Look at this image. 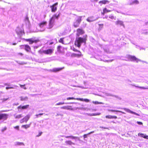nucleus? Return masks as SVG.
<instances>
[{"mask_svg": "<svg viewBox=\"0 0 148 148\" xmlns=\"http://www.w3.org/2000/svg\"><path fill=\"white\" fill-rule=\"evenodd\" d=\"M87 40V36H84L83 37H79L76 38L74 42V45L79 48L80 47L81 44H85Z\"/></svg>", "mask_w": 148, "mask_h": 148, "instance_id": "nucleus-1", "label": "nucleus"}, {"mask_svg": "<svg viewBox=\"0 0 148 148\" xmlns=\"http://www.w3.org/2000/svg\"><path fill=\"white\" fill-rule=\"evenodd\" d=\"M72 50L74 51L77 52L78 53H72L71 55L72 57L79 58L83 56V55L82 54L81 52L80 51L77 50L75 48H73L72 49Z\"/></svg>", "mask_w": 148, "mask_h": 148, "instance_id": "nucleus-2", "label": "nucleus"}, {"mask_svg": "<svg viewBox=\"0 0 148 148\" xmlns=\"http://www.w3.org/2000/svg\"><path fill=\"white\" fill-rule=\"evenodd\" d=\"M82 16H77L76 19L73 23V25L74 27H79V24L82 20Z\"/></svg>", "mask_w": 148, "mask_h": 148, "instance_id": "nucleus-3", "label": "nucleus"}, {"mask_svg": "<svg viewBox=\"0 0 148 148\" xmlns=\"http://www.w3.org/2000/svg\"><path fill=\"white\" fill-rule=\"evenodd\" d=\"M25 41L27 42H28L29 44H32L34 43H36L40 41L39 40L37 39L36 40L33 39L32 38L29 39H25Z\"/></svg>", "mask_w": 148, "mask_h": 148, "instance_id": "nucleus-4", "label": "nucleus"}, {"mask_svg": "<svg viewBox=\"0 0 148 148\" xmlns=\"http://www.w3.org/2000/svg\"><path fill=\"white\" fill-rule=\"evenodd\" d=\"M16 32L18 35L20 36L24 34L25 32L23 30L21 29L19 27H17L16 30Z\"/></svg>", "mask_w": 148, "mask_h": 148, "instance_id": "nucleus-5", "label": "nucleus"}, {"mask_svg": "<svg viewBox=\"0 0 148 148\" xmlns=\"http://www.w3.org/2000/svg\"><path fill=\"white\" fill-rule=\"evenodd\" d=\"M53 50L54 49H49L43 51L42 53L47 55L51 54L53 53Z\"/></svg>", "mask_w": 148, "mask_h": 148, "instance_id": "nucleus-6", "label": "nucleus"}, {"mask_svg": "<svg viewBox=\"0 0 148 148\" xmlns=\"http://www.w3.org/2000/svg\"><path fill=\"white\" fill-rule=\"evenodd\" d=\"M67 100H70V99H76L78 100H80L81 101H84L85 102H89V100L87 99H84L83 98H75L74 97H68L66 98Z\"/></svg>", "mask_w": 148, "mask_h": 148, "instance_id": "nucleus-7", "label": "nucleus"}, {"mask_svg": "<svg viewBox=\"0 0 148 148\" xmlns=\"http://www.w3.org/2000/svg\"><path fill=\"white\" fill-rule=\"evenodd\" d=\"M58 2H56L52 5L50 6V7L51 9V11L52 12H55L57 10V7L56 6L58 5Z\"/></svg>", "mask_w": 148, "mask_h": 148, "instance_id": "nucleus-8", "label": "nucleus"}, {"mask_svg": "<svg viewBox=\"0 0 148 148\" xmlns=\"http://www.w3.org/2000/svg\"><path fill=\"white\" fill-rule=\"evenodd\" d=\"M57 51L60 53H64V48L60 45H58L57 47Z\"/></svg>", "mask_w": 148, "mask_h": 148, "instance_id": "nucleus-9", "label": "nucleus"}, {"mask_svg": "<svg viewBox=\"0 0 148 148\" xmlns=\"http://www.w3.org/2000/svg\"><path fill=\"white\" fill-rule=\"evenodd\" d=\"M8 115L6 114H0V120H6L8 118Z\"/></svg>", "mask_w": 148, "mask_h": 148, "instance_id": "nucleus-10", "label": "nucleus"}, {"mask_svg": "<svg viewBox=\"0 0 148 148\" xmlns=\"http://www.w3.org/2000/svg\"><path fill=\"white\" fill-rule=\"evenodd\" d=\"M24 47V49L25 50L28 52L32 53L31 51V49L30 46L27 45H23Z\"/></svg>", "mask_w": 148, "mask_h": 148, "instance_id": "nucleus-11", "label": "nucleus"}, {"mask_svg": "<svg viewBox=\"0 0 148 148\" xmlns=\"http://www.w3.org/2000/svg\"><path fill=\"white\" fill-rule=\"evenodd\" d=\"M60 12H59L58 14H53L50 19L54 21L55 19H58L60 16Z\"/></svg>", "mask_w": 148, "mask_h": 148, "instance_id": "nucleus-12", "label": "nucleus"}, {"mask_svg": "<svg viewBox=\"0 0 148 148\" xmlns=\"http://www.w3.org/2000/svg\"><path fill=\"white\" fill-rule=\"evenodd\" d=\"M77 33L76 34L78 36H79L80 35L83 34L84 33V31L82 29L78 28L77 29Z\"/></svg>", "mask_w": 148, "mask_h": 148, "instance_id": "nucleus-13", "label": "nucleus"}, {"mask_svg": "<svg viewBox=\"0 0 148 148\" xmlns=\"http://www.w3.org/2000/svg\"><path fill=\"white\" fill-rule=\"evenodd\" d=\"M47 22L46 21H43L39 23L38 24V26L41 28L43 27L44 26L47 25Z\"/></svg>", "mask_w": 148, "mask_h": 148, "instance_id": "nucleus-14", "label": "nucleus"}, {"mask_svg": "<svg viewBox=\"0 0 148 148\" xmlns=\"http://www.w3.org/2000/svg\"><path fill=\"white\" fill-rule=\"evenodd\" d=\"M60 108L62 109L67 110H73V108H71V106H66L61 107Z\"/></svg>", "mask_w": 148, "mask_h": 148, "instance_id": "nucleus-15", "label": "nucleus"}, {"mask_svg": "<svg viewBox=\"0 0 148 148\" xmlns=\"http://www.w3.org/2000/svg\"><path fill=\"white\" fill-rule=\"evenodd\" d=\"M123 109L125 111H126V112H129V113H130L132 114H135L137 116H139L140 115L138 114H137L134 112L132 111H131V110H130L129 109H127V108H123Z\"/></svg>", "mask_w": 148, "mask_h": 148, "instance_id": "nucleus-16", "label": "nucleus"}, {"mask_svg": "<svg viewBox=\"0 0 148 148\" xmlns=\"http://www.w3.org/2000/svg\"><path fill=\"white\" fill-rule=\"evenodd\" d=\"M131 61H135L136 62H141V60H140L136 58L135 56H132Z\"/></svg>", "mask_w": 148, "mask_h": 148, "instance_id": "nucleus-17", "label": "nucleus"}, {"mask_svg": "<svg viewBox=\"0 0 148 148\" xmlns=\"http://www.w3.org/2000/svg\"><path fill=\"white\" fill-rule=\"evenodd\" d=\"M86 20L89 22H91L95 21V19L93 16H91L88 18L86 19Z\"/></svg>", "mask_w": 148, "mask_h": 148, "instance_id": "nucleus-18", "label": "nucleus"}, {"mask_svg": "<svg viewBox=\"0 0 148 148\" xmlns=\"http://www.w3.org/2000/svg\"><path fill=\"white\" fill-rule=\"evenodd\" d=\"M138 136H140L141 137H143L145 138L148 139V136H147L145 134L139 133L138 134Z\"/></svg>", "mask_w": 148, "mask_h": 148, "instance_id": "nucleus-19", "label": "nucleus"}, {"mask_svg": "<svg viewBox=\"0 0 148 148\" xmlns=\"http://www.w3.org/2000/svg\"><path fill=\"white\" fill-rule=\"evenodd\" d=\"M115 24L116 25H120L122 26L125 27V25L123 23V22L120 20H118L116 22Z\"/></svg>", "mask_w": 148, "mask_h": 148, "instance_id": "nucleus-20", "label": "nucleus"}, {"mask_svg": "<svg viewBox=\"0 0 148 148\" xmlns=\"http://www.w3.org/2000/svg\"><path fill=\"white\" fill-rule=\"evenodd\" d=\"M64 68V67H62V68H56L53 69L52 70V71L54 72H57L59 71H60L62 70V69Z\"/></svg>", "mask_w": 148, "mask_h": 148, "instance_id": "nucleus-21", "label": "nucleus"}, {"mask_svg": "<svg viewBox=\"0 0 148 148\" xmlns=\"http://www.w3.org/2000/svg\"><path fill=\"white\" fill-rule=\"evenodd\" d=\"M54 21L51 19H50L49 25V29H51L53 27Z\"/></svg>", "mask_w": 148, "mask_h": 148, "instance_id": "nucleus-22", "label": "nucleus"}, {"mask_svg": "<svg viewBox=\"0 0 148 148\" xmlns=\"http://www.w3.org/2000/svg\"><path fill=\"white\" fill-rule=\"evenodd\" d=\"M65 137L66 138H71L72 139H77L79 140V137L77 136H65Z\"/></svg>", "mask_w": 148, "mask_h": 148, "instance_id": "nucleus-23", "label": "nucleus"}, {"mask_svg": "<svg viewBox=\"0 0 148 148\" xmlns=\"http://www.w3.org/2000/svg\"><path fill=\"white\" fill-rule=\"evenodd\" d=\"M29 106V105H27L25 106H20L18 107V109H25L27 108Z\"/></svg>", "mask_w": 148, "mask_h": 148, "instance_id": "nucleus-24", "label": "nucleus"}, {"mask_svg": "<svg viewBox=\"0 0 148 148\" xmlns=\"http://www.w3.org/2000/svg\"><path fill=\"white\" fill-rule=\"evenodd\" d=\"M109 1L107 0H103L99 1V3L102 4H106L109 3Z\"/></svg>", "mask_w": 148, "mask_h": 148, "instance_id": "nucleus-25", "label": "nucleus"}, {"mask_svg": "<svg viewBox=\"0 0 148 148\" xmlns=\"http://www.w3.org/2000/svg\"><path fill=\"white\" fill-rule=\"evenodd\" d=\"M106 118L108 119H116L117 118V117L116 116H112L111 115H107L106 116Z\"/></svg>", "mask_w": 148, "mask_h": 148, "instance_id": "nucleus-26", "label": "nucleus"}, {"mask_svg": "<svg viewBox=\"0 0 148 148\" xmlns=\"http://www.w3.org/2000/svg\"><path fill=\"white\" fill-rule=\"evenodd\" d=\"M30 117V116L29 115H27L23 118L24 120V121L26 123H27V121L29 119Z\"/></svg>", "mask_w": 148, "mask_h": 148, "instance_id": "nucleus-27", "label": "nucleus"}, {"mask_svg": "<svg viewBox=\"0 0 148 148\" xmlns=\"http://www.w3.org/2000/svg\"><path fill=\"white\" fill-rule=\"evenodd\" d=\"M20 100L21 101H26L27 100L28 97H23L21 96L20 97Z\"/></svg>", "mask_w": 148, "mask_h": 148, "instance_id": "nucleus-28", "label": "nucleus"}, {"mask_svg": "<svg viewBox=\"0 0 148 148\" xmlns=\"http://www.w3.org/2000/svg\"><path fill=\"white\" fill-rule=\"evenodd\" d=\"M65 143H66L67 144H68L70 145H74L75 144L74 143H73L71 140H68L66 141L65 142Z\"/></svg>", "mask_w": 148, "mask_h": 148, "instance_id": "nucleus-29", "label": "nucleus"}, {"mask_svg": "<svg viewBox=\"0 0 148 148\" xmlns=\"http://www.w3.org/2000/svg\"><path fill=\"white\" fill-rule=\"evenodd\" d=\"M74 103V102H72V103H64V102H60L58 103H57L56 104V105H63V104H64V103H65L66 104H69V103Z\"/></svg>", "mask_w": 148, "mask_h": 148, "instance_id": "nucleus-30", "label": "nucleus"}, {"mask_svg": "<svg viewBox=\"0 0 148 148\" xmlns=\"http://www.w3.org/2000/svg\"><path fill=\"white\" fill-rule=\"evenodd\" d=\"M99 27L98 29L99 31L101 30L103 28V24H98Z\"/></svg>", "mask_w": 148, "mask_h": 148, "instance_id": "nucleus-31", "label": "nucleus"}, {"mask_svg": "<svg viewBox=\"0 0 148 148\" xmlns=\"http://www.w3.org/2000/svg\"><path fill=\"white\" fill-rule=\"evenodd\" d=\"M14 116L15 119H18L21 118L22 116V115L21 114L18 115H16V114H15L14 115Z\"/></svg>", "mask_w": 148, "mask_h": 148, "instance_id": "nucleus-32", "label": "nucleus"}, {"mask_svg": "<svg viewBox=\"0 0 148 148\" xmlns=\"http://www.w3.org/2000/svg\"><path fill=\"white\" fill-rule=\"evenodd\" d=\"M105 95L106 96H112V97H114L116 98H119V97L117 96L111 94L110 93H106Z\"/></svg>", "mask_w": 148, "mask_h": 148, "instance_id": "nucleus-33", "label": "nucleus"}, {"mask_svg": "<svg viewBox=\"0 0 148 148\" xmlns=\"http://www.w3.org/2000/svg\"><path fill=\"white\" fill-rule=\"evenodd\" d=\"M108 110L109 111H111V112H121L123 114H125V112H123L121 111H119V110H109V109H108Z\"/></svg>", "mask_w": 148, "mask_h": 148, "instance_id": "nucleus-34", "label": "nucleus"}, {"mask_svg": "<svg viewBox=\"0 0 148 148\" xmlns=\"http://www.w3.org/2000/svg\"><path fill=\"white\" fill-rule=\"evenodd\" d=\"M139 3V2L137 0H135L133 1L130 4L131 5H133L134 4H138Z\"/></svg>", "mask_w": 148, "mask_h": 148, "instance_id": "nucleus-35", "label": "nucleus"}, {"mask_svg": "<svg viewBox=\"0 0 148 148\" xmlns=\"http://www.w3.org/2000/svg\"><path fill=\"white\" fill-rule=\"evenodd\" d=\"M100 114V113H93V114H88V115L90 116H96L97 115H99Z\"/></svg>", "mask_w": 148, "mask_h": 148, "instance_id": "nucleus-36", "label": "nucleus"}, {"mask_svg": "<svg viewBox=\"0 0 148 148\" xmlns=\"http://www.w3.org/2000/svg\"><path fill=\"white\" fill-rule=\"evenodd\" d=\"M103 14L105 13H107L108 12H110L111 11L110 10H108L106 8H105L103 10Z\"/></svg>", "mask_w": 148, "mask_h": 148, "instance_id": "nucleus-37", "label": "nucleus"}, {"mask_svg": "<svg viewBox=\"0 0 148 148\" xmlns=\"http://www.w3.org/2000/svg\"><path fill=\"white\" fill-rule=\"evenodd\" d=\"M30 127V125H24L22 126V127H23L26 129L28 128H29Z\"/></svg>", "mask_w": 148, "mask_h": 148, "instance_id": "nucleus-38", "label": "nucleus"}, {"mask_svg": "<svg viewBox=\"0 0 148 148\" xmlns=\"http://www.w3.org/2000/svg\"><path fill=\"white\" fill-rule=\"evenodd\" d=\"M92 103L95 104H103V103L102 102H99L97 101H93Z\"/></svg>", "mask_w": 148, "mask_h": 148, "instance_id": "nucleus-39", "label": "nucleus"}, {"mask_svg": "<svg viewBox=\"0 0 148 148\" xmlns=\"http://www.w3.org/2000/svg\"><path fill=\"white\" fill-rule=\"evenodd\" d=\"M134 86H135L136 87L139 88L143 89H148V86H147V87H142L141 86H136V85H134Z\"/></svg>", "mask_w": 148, "mask_h": 148, "instance_id": "nucleus-40", "label": "nucleus"}, {"mask_svg": "<svg viewBox=\"0 0 148 148\" xmlns=\"http://www.w3.org/2000/svg\"><path fill=\"white\" fill-rule=\"evenodd\" d=\"M16 145H24V144L23 143H22V142H16Z\"/></svg>", "mask_w": 148, "mask_h": 148, "instance_id": "nucleus-41", "label": "nucleus"}, {"mask_svg": "<svg viewBox=\"0 0 148 148\" xmlns=\"http://www.w3.org/2000/svg\"><path fill=\"white\" fill-rule=\"evenodd\" d=\"M132 57V56L128 55L127 56V57L128 60L131 61Z\"/></svg>", "mask_w": 148, "mask_h": 148, "instance_id": "nucleus-42", "label": "nucleus"}, {"mask_svg": "<svg viewBox=\"0 0 148 148\" xmlns=\"http://www.w3.org/2000/svg\"><path fill=\"white\" fill-rule=\"evenodd\" d=\"M132 57V56L128 55L127 56V57L128 60L131 61Z\"/></svg>", "mask_w": 148, "mask_h": 148, "instance_id": "nucleus-43", "label": "nucleus"}, {"mask_svg": "<svg viewBox=\"0 0 148 148\" xmlns=\"http://www.w3.org/2000/svg\"><path fill=\"white\" fill-rule=\"evenodd\" d=\"M64 38H61L59 40V42L60 43H61L62 44H64Z\"/></svg>", "mask_w": 148, "mask_h": 148, "instance_id": "nucleus-44", "label": "nucleus"}, {"mask_svg": "<svg viewBox=\"0 0 148 148\" xmlns=\"http://www.w3.org/2000/svg\"><path fill=\"white\" fill-rule=\"evenodd\" d=\"M109 18L111 19H115V17H114L113 15H111L109 16Z\"/></svg>", "mask_w": 148, "mask_h": 148, "instance_id": "nucleus-45", "label": "nucleus"}, {"mask_svg": "<svg viewBox=\"0 0 148 148\" xmlns=\"http://www.w3.org/2000/svg\"><path fill=\"white\" fill-rule=\"evenodd\" d=\"M63 114H59V113H57L56 115V116H63Z\"/></svg>", "mask_w": 148, "mask_h": 148, "instance_id": "nucleus-46", "label": "nucleus"}, {"mask_svg": "<svg viewBox=\"0 0 148 148\" xmlns=\"http://www.w3.org/2000/svg\"><path fill=\"white\" fill-rule=\"evenodd\" d=\"M73 86H75V87H79V88H84V87L83 86H74V85H73Z\"/></svg>", "mask_w": 148, "mask_h": 148, "instance_id": "nucleus-47", "label": "nucleus"}, {"mask_svg": "<svg viewBox=\"0 0 148 148\" xmlns=\"http://www.w3.org/2000/svg\"><path fill=\"white\" fill-rule=\"evenodd\" d=\"M43 113H40V114H36L35 115V116H36V117H38V116L39 115H43Z\"/></svg>", "mask_w": 148, "mask_h": 148, "instance_id": "nucleus-48", "label": "nucleus"}, {"mask_svg": "<svg viewBox=\"0 0 148 148\" xmlns=\"http://www.w3.org/2000/svg\"><path fill=\"white\" fill-rule=\"evenodd\" d=\"M8 99V97L7 98H3V99H2V100L3 101H4L7 100Z\"/></svg>", "mask_w": 148, "mask_h": 148, "instance_id": "nucleus-49", "label": "nucleus"}, {"mask_svg": "<svg viewBox=\"0 0 148 148\" xmlns=\"http://www.w3.org/2000/svg\"><path fill=\"white\" fill-rule=\"evenodd\" d=\"M24 122H25V121H24V120L23 118V119L21 120L20 121V122L21 123H23Z\"/></svg>", "mask_w": 148, "mask_h": 148, "instance_id": "nucleus-50", "label": "nucleus"}, {"mask_svg": "<svg viewBox=\"0 0 148 148\" xmlns=\"http://www.w3.org/2000/svg\"><path fill=\"white\" fill-rule=\"evenodd\" d=\"M20 86L22 88H23L24 89H26L24 87V86H25V85H21L20 84Z\"/></svg>", "mask_w": 148, "mask_h": 148, "instance_id": "nucleus-51", "label": "nucleus"}, {"mask_svg": "<svg viewBox=\"0 0 148 148\" xmlns=\"http://www.w3.org/2000/svg\"><path fill=\"white\" fill-rule=\"evenodd\" d=\"M14 128L15 129H16L18 130L19 128V126H17L14 127Z\"/></svg>", "mask_w": 148, "mask_h": 148, "instance_id": "nucleus-52", "label": "nucleus"}, {"mask_svg": "<svg viewBox=\"0 0 148 148\" xmlns=\"http://www.w3.org/2000/svg\"><path fill=\"white\" fill-rule=\"evenodd\" d=\"M13 88L12 87H6V89L7 90L8 89Z\"/></svg>", "mask_w": 148, "mask_h": 148, "instance_id": "nucleus-53", "label": "nucleus"}, {"mask_svg": "<svg viewBox=\"0 0 148 148\" xmlns=\"http://www.w3.org/2000/svg\"><path fill=\"white\" fill-rule=\"evenodd\" d=\"M137 123L139 125H142L143 123L142 122H140L137 121Z\"/></svg>", "mask_w": 148, "mask_h": 148, "instance_id": "nucleus-54", "label": "nucleus"}, {"mask_svg": "<svg viewBox=\"0 0 148 148\" xmlns=\"http://www.w3.org/2000/svg\"><path fill=\"white\" fill-rule=\"evenodd\" d=\"M88 135L87 134H84L83 136V137L84 138H86L87 137V135Z\"/></svg>", "mask_w": 148, "mask_h": 148, "instance_id": "nucleus-55", "label": "nucleus"}, {"mask_svg": "<svg viewBox=\"0 0 148 148\" xmlns=\"http://www.w3.org/2000/svg\"><path fill=\"white\" fill-rule=\"evenodd\" d=\"M18 55H20L21 56H22L23 55V54L21 53H18Z\"/></svg>", "mask_w": 148, "mask_h": 148, "instance_id": "nucleus-56", "label": "nucleus"}, {"mask_svg": "<svg viewBox=\"0 0 148 148\" xmlns=\"http://www.w3.org/2000/svg\"><path fill=\"white\" fill-rule=\"evenodd\" d=\"M99 127L100 128H104V129H108V128H107V127H102V126H100Z\"/></svg>", "mask_w": 148, "mask_h": 148, "instance_id": "nucleus-57", "label": "nucleus"}, {"mask_svg": "<svg viewBox=\"0 0 148 148\" xmlns=\"http://www.w3.org/2000/svg\"><path fill=\"white\" fill-rule=\"evenodd\" d=\"M42 134V132L39 133V134L38 135H37V136L38 137V136H41V135Z\"/></svg>", "mask_w": 148, "mask_h": 148, "instance_id": "nucleus-58", "label": "nucleus"}, {"mask_svg": "<svg viewBox=\"0 0 148 148\" xmlns=\"http://www.w3.org/2000/svg\"><path fill=\"white\" fill-rule=\"evenodd\" d=\"M94 132V131H93L89 133H88V134H92Z\"/></svg>", "mask_w": 148, "mask_h": 148, "instance_id": "nucleus-59", "label": "nucleus"}, {"mask_svg": "<svg viewBox=\"0 0 148 148\" xmlns=\"http://www.w3.org/2000/svg\"><path fill=\"white\" fill-rule=\"evenodd\" d=\"M6 130V128L4 129H2V132H3L4 130Z\"/></svg>", "mask_w": 148, "mask_h": 148, "instance_id": "nucleus-60", "label": "nucleus"}, {"mask_svg": "<svg viewBox=\"0 0 148 148\" xmlns=\"http://www.w3.org/2000/svg\"><path fill=\"white\" fill-rule=\"evenodd\" d=\"M53 42H50L49 44V45H52V44H53Z\"/></svg>", "mask_w": 148, "mask_h": 148, "instance_id": "nucleus-61", "label": "nucleus"}, {"mask_svg": "<svg viewBox=\"0 0 148 148\" xmlns=\"http://www.w3.org/2000/svg\"><path fill=\"white\" fill-rule=\"evenodd\" d=\"M82 109V108H76V109Z\"/></svg>", "mask_w": 148, "mask_h": 148, "instance_id": "nucleus-62", "label": "nucleus"}, {"mask_svg": "<svg viewBox=\"0 0 148 148\" xmlns=\"http://www.w3.org/2000/svg\"><path fill=\"white\" fill-rule=\"evenodd\" d=\"M139 146H140V147H141V145H139Z\"/></svg>", "mask_w": 148, "mask_h": 148, "instance_id": "nucleus-63", "label": "nucleus"}, {"mask_svg": "<svg viewBox=\"0 0 148 148\" xmlns=\"http://www.w3.org/2000/svg\"><path fill=\"white\" fill-rule=\"evenodd\" d=\"M62 137H64V136H61Z\"/></svg>", "mask_w": 148, "mask_h": 148, "instance_id": "nucleus-64", "label": "nucleus"}]
</instances>
